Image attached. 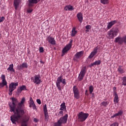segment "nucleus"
<instances>
[{
	"label": "nucleus",
	"mask_w": 126,
	"mask_h": 126,
	"mask_svg": "<svg viewBox=\"0 0 126 126\" xmlns=\"http://www.w3.org/2000/svg\"><path fill=\"white\" fill-rule=\"evenodd\" d=\"M95 64H94V62L93 63H91V64L89 65L90 67H92V66H94Z\"/></svg>",
	"instance_id": "49"
},
{
	"label": "nucleus",
	"mask_w": 126,
	"mask_h": 126,
	"mask_svg": "<svg viewBox=\"0 0 126 126\" xmlns=\"http://www.w3.org/2000/svg\"><path fill=\"white\" fill-rule=\"evenodd\" d=\"M122 85L126 86V76L123 77L122 78Z\"/></svg>",
	"instance_id": "33"
},
{
	"label": "nucleus",
	"mask_w": 126,
	"mask_h": 126,
	"mask_svg": "<svg viewBox=\"0 0 126 126\" xmlns=\"http://www.w3.org/2000/svg\"><path fill=\"white\" fill-rule=\"evenodd\" d=\"M6 88H7V85H6Z\"/></svg>",
	"instance_id": "56"
},
{
	"label": "nucleus",
	"mask_w": 126,
	"mask_h": 126,
	"mask_svg": "<svg viewBox=\"0 0 126 126\" xmlns=\"http://www.w3.org/2000/svg\"><path fill=\"white\" fill-rule=\"evenodd\" d=\"M77 117L78 122L79 123H83V122H85V121L87 120V118L89 117V114L80 112L77 115Z\"/></svg>",
	"instance_id": "5"
},
{
	"label": "nucleus",
	"mask_w": 126,
	"mask_h": 126,
	"mask_svg": "<svg viewBox=\"0 0 126 126\" xmlns=\"http://www.w3.org/2000/svg\"><path fill=\"white\" fill-rule=\"evenodd\" d=\"M46 40L49 43V44H51V45H56V40L55 39V38L50 35L48 36Z\"/></svg>",
	"instance_id": "13"
},
{
	"label": "nucleus",
	"mask_w": 126,
	"mask_h": 126,
	"mask_svg": "<svg viewBox=\"0 0 126 126\" xmlns=\"http://www.w3.org/2000/svg\"><path fill=\"white\" fill-rule=\"evenodd\" d=\"M93 94V95H94V94Z\"/></svg>",
	"instance_id": "57"
},
{
	"label": "nucleus",
	"mask_w": 126,
	"mask_h": 126,
	"mask_svg": "<svg viewBox=\"0 0 126 126\" xmlns=\"http://www.w3.org/2000/svg\"><path fill=\"white\" fill-rule=\"evenodd\" d=\"M85 95H86V96H89V93H88V90H86L85 91Z\"/></svg>",
	"instance_id": "47"
},
{
	"label": "nucleus",
	"mask_w": 126,
	"mask_h": 126,
	"mask_svg": "<svg viewBox=\"0 0 126 126\" xmlns=\"http://www.w3.org/2000/svg\"><path fill=\"white\" fill-rule=\"evenodd\" d=\"M58 117H61L62 116H63V110H61L60 111L58 115Z\"/></svg>",
	"instance_id": "38"
},
{
	"label": "nucleus",
	"mask_w": 126,
	"mask_h": 126,
	"mask_svg": "<svg viewBox=\"0 0 126 126\" xmlns=\"http://www.w3.org/2000/svg\"><path fill=\"white\" fill-rule=\"evenodd\" d=\"M14 65L13 64H11L9 65V67L7 69V70H8V72H15V70L13 68Z\"/></svg>",
	"instance_id": "24"
},
{
	"label": "nucleus",
	"mask_w": 126,
	"mask_h": 126,
	"mask_svg": "<svg viewBox=\"0 0 126 126\" xmlns=\"http://www.w3.org/2000/svg\"><path fill=\"white\" fill-rule=\"evenodd\" d=\"M119 95L114 96V102L115 103H119Z\"/></svg>",
	"instance_id": "35"
},
{
	"label": "nucleus",
	"mask_w": 126,
	"mask_h": 126,
	"mask_svg": "<svg viewBox=\"0 0 126 126\" xmlns=\"http://www.w3.org/2000/svg\"><path fill=\"white\" fill-rule=\"evenodd\" d=\"M97 51H98V47H96L94 49V51L91 52V54L89 56V59H92V58L97 54Z\"/></svg>",
	"instance_id": "19"
},
{
	"label": "nucleus",
	"mask_w": 126,
	"mask_h": 126,
	"mask_svg": "<svg viewBox=\"0 0 126 126\" xmlns=\"http://www.w3.org/2000/svg\"><path fill=\"white\" fill-rule=\"evenodd\" d=\"M40 63H44V62H43V61H42V60H41V61H40Z\"/></svg>",
	"instance_id": "52"
},
{
	"label": "nucleus",
	"mask_w": 126,
	"mask_h": 126,
	"mask_svg": "<svg viewBox=\"0 0 126 126\" xmlns=\"http://www.w3.org/2000/svg\"><path fill=\"white\" fill-rule=\"evenodd\" d=\"M89 91L90 94H92V93H93V91H94V87L93 86L91 85L89 87Z\"/></svg>",
	"instance_id": "30"
},
{
	"label": "nucleus",
	"mask_w": 126,
	"mask_h": 126,
	"mask_svg": "<svg viewBox=\"0 0 126 126\" xmlns=\"http://www.w3.org/2000/svg\"><path fill=\"white\" fill-rule=\"evenodd\" d=\"M36 102H37V103H38V104L39 105H41V99H37V100H36Z\"/></svg>",
	"instance_id": "44"
},
{
	"label": "nucleus",
	"mask_w": 126,
	"mask_h": 126,
	"mask_svg": "<svg viewBox=\"0 0 126 126\" xmlns=\"http://www.w3.org/2000/svg\"><path fill=\"white\" fill-rule=\"evenodd\" d=\"M77 34V31H76V28L74 27L72 28L71 33V37H75V35Z\"/></svg>",
	"instance_id": "25"
},
{
	"label": "nucleus",
	"mask_w": 126,
	"mask_h": 126,
	"mask_svg": "<svg viewBox=\"0 0 126 126\" xmlns=\"http://www.w3.org/2000/svg\"><path fill=\"white\" fill-rule=\"evenodd\" d=\"M91 28H92L91 26L89 25L86 26V29H87V30H90Z\"/></svg>",
	"instance_id": "41"
},
{
	"label": "nucleus",
	"mask_w": 126,
	"mask_h": 126,
	"mask_svg": "<svg viewBox=\"0 0 126 126\" xmlns=\"http://www.w3.org/2000/svg\"><path fill=\"white\" fill-rule=\"evenodd\" d=\"M56 84L59 91H62V89H63V87L66 85V80L63 78V75L57 78Z\"/></svg>",
	"instance_id": "2"
},
{
	"label": "nucleus",
	"mask_w": 126,
	"mask_h": 126,
	"mask_svg": "<svg viewBox=\"0 0 126 126\" xmlns=\"http://www.w3.org/2000/svg\"><path fill=\"white\" fill-rule=\"evenodd\" d=\"M6 85H7V83L3 84V82H2V83H0V88H2V87H4V86H6Z\"/></svg>",
	"instance_id": "37"
},
{
	"label": "nucleus",
	"mask_w": 126,
	"mask_h": 126,
	"mask_svg": "<svg viewBox=\"0 0 126 126\" xmlns=\"http://www.w3.org/2000/svg\"><path fill=\"white\" fill-rule=\"evenodd\" d=\"M34 122H35V123H37L38 122V120H37V119H36V118H34Z\"/></svg>",
	"instance_id": "51"
},
{
	"label": "nucleus",
	"mask_w": 126,
	"mask_h": 126,
	"mask_svg": "<svg viewBox=\"0 0 126 126\" xmlns=\"http://www.w3.org/2000/svg\"><path fill=\"white\" fill-rule=\"evenodd\" d=\"M60 111H63V110H66V106H65V102H63L60 105Z\"/></svg>",
	"instance_id": "28"
},
{
	"label": "nucleus",
	"mask_w": 126,
	"mask_h": 126,
	"mask_svg": "<svg viewBox=\"0 0 126 126\" xmlns=\"http://www.w3.org/2000/svg\"><path fill=\"white\" fill-rule=\"evenodd\" d=\"M39 53H44V48L40 47L39 48Z\"/></svg>",
	"instance_id": "40"
},
{
	"label": "nucleus",
	"mask_w": 126,
	"mask_h": 126,
	"mask_svg": "<svg viewBox=\"0 0 126 126\" xmlns=\"http://www.w3.org/2000/svg\"><path fill=\"white\" fill-rule=\"evenodd\" d=\"M24 90H27L26 86L25 85H22V86L20 87V88H18L17 89V92L18 93H21L22 91Z\"/></svg>",
	"instance_id": "22"
},
{
	"label": "nucleus",
	"mask_w": 126,
	"mask_h": 126,
	"mask_svg": "<svg viewBox=\"0 0 126 126\" xmlns=\"http://www.w3.org/2000/svg\"><path fill=\"white\" fill-rule=\"evenodd\" d=\"M94 65H99V64H101V60L96 61L95 62H94Z\"/></svg>",
	"instance_id": "36"
},
{
	"label": "nucleus",
	"mask_w": 126,
	"mask_h": 126,
	"mask_svg": "<svg viewBox=\"0 0 126 126\" xmlns=\"http://www.w3.org/2000/svg\"><path fill=\"white\" fill-rule=\"evenodd\" d=\"M118 22L117 20H114L110 22H109L107 25V28L108 29H111L113 25H115L116 23Z\"/></svg>",
	"instance_id": "21"
},
{
	"label": "nucleus",
	"mask_w": 126,
	"mask_h": 126,
	"mask_svg": "<svg viewBox=\"0 0 126 126\" xmlns=\"http://www.w3.org/2000/svg\"><path fill=\"white\" fill-rule=\"evenodd\" d=\"M77 17L79 22H80V23H82V22L83 21V15L82 13L81 12H79L77 14Z\"/></svg>",
	"instance_id": "20"
},
{
	"label": "nucleus",
	"mask_w": 126,
	"mask_h": 126,
	"mask_svg": "<svg viewBox=\"0 0 126 126\" xmlns=\"http://www.w3.org/2000/svg\"><path fill=\"white\" fill-rule=\"evenodd\" d=\"M85 31L86 32H89V30H86Z\"/></svg>",
	"instance_id": "53"
},
{
	"label": "nucleus",
	"mask_w": 126,
	"mask_h": 126,
	"mask_svg": "<svg viewBox=\"0 0 126 126\" xmlns=\"http://www.w3.org/2000/svg\"><path fill=\"white\" fill-rule=\"evenodd\" d=\"M117 91V87H114L113 88V92Z\"/></svg>",
	"instance_id": "50"
},
{
	"label": "nucleus",
	"mask_w": 126,
	"mask_h": 126,
	"mask_svg": "<svg viewBox=\"0 0 126 126\" xmlns=\"http://www.w3.org/2000/svg\"><path fill=\"white\" fill-rule=\"evenodd\" d=\"M0 36H1V34L0 33Z\"/></svg>",
	"instance_id": "55"
},
{
	"label": "nucleus",
	"mask_w": 126,
	"mask_h": 126,
	"mask_svg": "<svg viewBox=\"0 0 126 126\" xmlns=\"http://www.w3.org/2000/svg\"><path fill=\"white\" fill-rule=\"evenodd\" d=\"M4 20H5V18H4V17H0V23H1V22H3V21H4Z\"/></svg>",
	"instance_id": "39"
},
{
	"label": "nucleus",
	"mask_w": 126,
	"mask_h": 126,
	"mask_svg": "<svg viewBox=\"0 0 126 126\" xmlns=\"http://www.w3.org/2000/svg\"><path fill=\"white\" fill-rule=\"evenodd\" d=\"M115 43H118L120 45H123L124 44L126 45V35L123 37L121 36H118L115 38Z\"/></svg>",
	"instance_id": "11"
},
{
	"label": "nucleus",
	"mask_w": 126,
	"mask_h": 126,
	"mask_svg": "<svg viewBox=\"0 0 126 126\" xmlns=\"http://www.w3.org/2000/svg\"><path fill=\"white\" fill-rule=\"evenodd\" d=\"M8 91H9V95H10V96L12 95V92L13 91H11L10 90H8Z\"/></svg>",
	"instance_id": "48"
},
{
	"label": "nucleus",
	"mask_w": 126,
	"mask_h": 126,
	"mask_svg": "<svg viewBox=\"0 0 126 126\" xmlns=\"http://www.w3.org/2000/svg\"><path fill=\"white\" fill-rule=\"evenodd\" d=\"M84 53V52H83V51H81L76 53L74 55L73 61L74 62H78V60H79V59H81L82 56H83Z\"/></svg>",
	"instance_id": "12"
},
{
	"label": "nucleus",
	"mask_w": 126,
	"mask_h": 126,
	"mask_svg": "<svg viewBox=\"0 0 126 126\" xmlns=\"http://www.w3.org/2000/svg\"><path fill=\"white\" fill-rule=\"evenodd\" d=\"M68 115L65 114L63 117H61L57 122L54 123L53 126H62V125H64L67 123Z\"/></svg>",
	"instance_id": "3"
},
{
	"label": "nucleus",
	"mask_w": 126,
	"mask_h": 126,
	"mask_svg": "<svg viewBox=\"0 0 126 126\" xmlns=\"http://www.w3.org/2000/svg\"><path fill=\"white\" fill-rule=\"evenodd\" d=\"M31 79L35 85H40L42 82V80H41V75L40 74L34 75V77H32L31 78Z\"/></svg>",
	"instance_id": "7"
},
{
	"label": "nucleus",
	"mask_w": 126,
	"mask_h": 126,
	"mask_svg": "<svg viewBox=\"0 0 126 126\" xmlns=\"http://www.w3.org/2000/svg\"><path fill=\"white\" fill-rule=\"evenodd\" d=\"M43 112L46 121H49V118H50V116H49V113H48L46 104L43 106Z\"/></svg>",
	"instance_id": "14"
},
{
	"label": "nucleus",
	"mask_w": 126,
	"mask_h": 126,
	"mask_svg": "<svg viewBox=\"0 0 126 126\" xmlns=\"http://www.w3.org/2000/svg\"><path fill=\"white\" fill-rule=\"evenodd\" d=\"M86 71H87L86 66L83 67L78 77V81H82V80H83V78L86 74Z\"/></svg>",
	"instance_id": "9"
},
{
	"label": "nucleus",
	"mask_w": 126,
	"mask_h": 126,
	"mask_svg": "<svg viewBox=\"0 0 126 126\" xmlns=\"http://www.w3.org/2000/svg\"><path fill=\"white\" fill-rule=\"evenodd\" d=\"M28 64L26 63H23L20 65L18 66V69L21 71V70H23L24 68H28Z\"/></svg>",
	"instance_id": "16"
},
{
	"label": "nucleus",
	"mask_w": 126,
	"mask_h": 126,
	"mask_svg": "<svg viewBox=\"0 0 126 126\" xmlns=\"http://www.w3.org/2000/svg\"><path fill=\"white\" fill-rule=\"evenodd\" d=\"M113 95H114V97L116 96H119L118 95V94L117 93V91L113 92Z\"/></svg>",
	"instance_id": "45"
},
{
	"label": "nucleus",
	"mask_w": 126,
	"mask_h": 126,
	"mask_svg": "<svg viewBox=\"0 0 126 126\" xmlns=\"http://www.w3.org/2000/svg\"><path fill=\"white\" fill-rule=\"evenodd\" d=\"M64 10H65V11H67V10H68L69 11H72V10H73V9H74V8L70 5H66L64 7Z\"/></svg>",
	"instance_id": "23"
},
{
	"label": "nucleus",
	"mask_w": 126,
	"mask_h": 126,
	"mask_svg": "<svg viewBox=\"0 0 126 126\" xmlns=\"http://www.w3.org/2000/svg\"><path fill=\"white\" fill-rule=\"evenodd\" d=\"M110 126H119V124L117 122H115L113 124H111Z\"/></svg>",
	"instance_id": "42"
},
{
	"label": "nucleus",
	"mask_w": 126,
	"mask_h": 126,
	"mask_svg": "<svg viewBox=\"0 0 126 126\" xmlns=\"http://www.w3.org/2000/svg\"><path fill=\"white\" fill-rule=\"evenodd\" d=\"M37 1V2H39V1H40V0H36Z\"/></svg>",
	"instance_id": "54"
},
{
	"label": "nucleus",
	"mask_w": 126,
	"mask_h": 126,
	"mask_svg": "<svg viewBox=\"0 0 126 126\" xmlns=\"http://www.w3.org/2000/svg\"><path fill=\"white\" fill-rule=\"evenodd\" d=\"M1 79H2V82H3V84L7 83L6 80H5V75H1Z\"/></svg>",
	"instance_id": "31"
},
{
	"label": "nucleus",
	"mask_w": 126,
	"mask_h": 126,
	"mask_svg": "<svg viewBox=\"0 0 126 126\" xmlns=\"http://www.w3.org/2000/svg\"><path fill=\"white\" fill-rule=\"evenodd\" d=\"M72 42H73V40L72 39H70L69 43L63 48L62 50V53L63 54L62 57L64 56V55H65V54H66V53L71 49V47H72Z\"/></svg>",
	"instance_id": "8"
},
{
	"label": "nucleus",
	"mask_w": 126,
	"mask_h": 126,
	"mask_svg": "<svg viewBox=\"0 0 126 126\" xmlns=\"http://www.w3.org/2000/svg\"><path fill=\"white\" fill-rule=\"evenodd\" d=\"M101 106H103V107H107V106H108V105H109V103L108 102V101H102L101 103Z\"/></svg>",
	"instance_id": "32"
},
{
	"label": "nucleus",
	"mask_w": 126,
	"mask_h": 126,
	"mask_svg": "<svg viewBox=\"0 0 126 126\" xmlns=\"http://www.w3.org/2000/svg\"><path fill=\"white\" fill-rule=\"evenodd\" d=\"M28 1V5L29 7H32V6H34V4L38 3V1H37V0H29Z\"/></svg>",
	"instance_id": "18"
},
{
	"label": "nucleus",
	"mask_w": 126,
	"mask_h": 126,
	"mask_svg": "<svg viewBox=\"0 0 126 126\" xmlns=\"http://www.w3.org/2000/svg\"><path fill=\"white\" fill-rule=\"evenodd\" d=\"M22 0H14L13 2V5L16 9V10L19 7V5L20 4V3Z\"/></svg>",
	"instance_id": "17"
},
{
	"label": "nucleus",
	"mask_w": 126,
	"mask_h": 126,
	"mask_svg": "<svg viewBox=\"0 0 126 126\" xmlns=\"http://www.w3.org/2000/svg\"><path fill=\"white\" fill-rule=\"evenodd\" d=\"M27 11L29 13H31V12L33 11V9H32L31 8H30L28 9Z\"/></svg>",
	"instance_id": "43"
},
{
	"label": "nucleus",
	"mask_w": 126,
	"mask_h": 126,
	"mask_svg": "<svg viewBox=\"0 0 126 126\" xmlns=\"http://www.w3.org/2000/svg\"><path fill=\"white\" fill-rule=\"evenodd\" d=\"M18 85V83H11L9 85V89L8 90H11V91H14L15 89H16V86Z\"/></svg>",
	"instance_id": "15"
},
{
	"label": "nucleus",
	"mask_w": 126,
	"mask_h": 126,
	"mask_svg": "<svg viewBox=\"0 0 126 126\" xmlns=\"http://www.w3.org/2000/svg\"><path fill=\"white\" fill-rule=\"evenodd\" d=\"M119 33V29L118 28H112L107 32V38L108 39H114V37H116Z\"/></svg>",
	"instance_id": "4"
},
{
	"label": "nucleus",
	"mask_w": 126,
	"mask_h": 126,
	"mask_svg": "<svg viewBox=\"0 0 126 126\" xmlns=\"http://www.w3.org/2000/svg\"><path fill=\"white\" fill-rule=\"evenodd\" d=\"M118 71L119 73H120V74H123V73H125V69L123 68V66L119 65L118 66Z\"/></svg>",
	"instance_id": "26"
},
{
	"label": "nucleus",
	"mask_w": 126,
	"mask_h": 126,
	"mask_svg": "<svg viewBox=\"0 0 126 126\" xmlns=\"http://www.w3.org/2000/svg\"><path fill=\"white\" fill-rule=\"evenodd\" d=\"M124 113V111L123 110H120L118 113H116L115 114L113 115V116H111V118L113 119L114 118H115V117H118V116H122Z\"/></svg>",
	"instance_id": "27"
},
{
	"label": "nucleus",
	"mask_w": 126,
	"mask_h": 126,
	"mask_svg": "<svg viewBox=\"0 0 126 126\" xmlns=\"http://www.w3.org/2000/svg\"><path fill=\"white\" fill-rule=\"evenodd\" d=\"M100 2L102 4H108L109 3V0H100Z\"/></svg>",
	"instance_id": "34"
},
{
	"label": "nucleus",
	"mask_w": 126,
	"mask_h": 126,
	"mask_svg": "<svg viewBox=\"0 0 126 126\" xmlns=\"http://www.w3.org/2000/svg\"><path fill=\"white\" fill-rule=\"evenodd\" d=\"M29 120H30V117L25 115L23 119L22 118L18 120L19 122H16V123L21 124V126H28V123L29 122Z\"/></svg>",
	"instance_id": "6"
},
{
	"label": "nucleus",
	"mask_w": 126,
	"mask_h": 126,
	"mask_svg": "<svg viewBox=\"0 0 126 126\" xmlns=\"http://www.w3.org/2000/svg\"><path fill=\"white\" fill-rule=\"evenodd\" d=\"M30 103H34V101L33 100L32 97H31L30 98Z\"/></svg>",
	"instance_id": "46"
},
{
	"label": "nucleus",
	"mask_w": 126,
	"mask_h": 126,
	"mask_svg": "<svg viewBox=\"0 0 126 126\" xmlns=\"http://www.w3.org/2000/svg\"><path fill=\"white\" fill-rule=\"evenodd\" d=\"M73 92L75 99H79L80 98V92L76 86H74L73 87Z\"/></svg>",
	"instance_id": "10"
},
{
	"label": "nucleus",
	"mask_w": 126,
	"mask_h": 126,
	"mask_svg": "<svg viewBox=\"0 0 126 126\" xmlns=\"http://www.w3.org/2000/svg\"><path fill=\"white\" fill-rule=\"evenodd\" d=\"M29 107L30 108H32L33 110H37V107L36 106V104L34 102L29 103Z\"/></svg>",
	"instance_id": "29"
},
{
	"label": "nucleus",
	"mask_w": 126,
	"mask_h": 126,
	"mask_svg": "<svg viewBox=\"0 0 126 126\" xmlns=\"http://www.w3.org/2000/svg\"><path fill=\"white\" fill-rule=\"evenodd\" d=\"M11 100H12V103L9 104L10 112H13L14 114L10 117V120L12 124L16 125V122H19V120L25 114L23 109V104L25 102V98H22L21 101L19 103H18V100L16 98L12 97Z\"/></svg>",
	"instance_id": "1"
}]
</instances>
